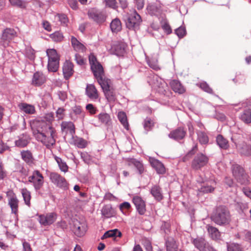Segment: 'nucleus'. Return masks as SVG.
Wrapping results in <instances>:
<instances>
[{"instance_id": "obj_1", "label": "nucleus", "mask_w": 251, "mask_h": 251, "mask_svg": "<svg viewBox=\"0 0 251 251\" xmlns=\"http://www.w3.org/2000/svg\"><path fill=\"white\" fill-rule=\"evenodd\" d=\"M32 132L36 139L49 148L55 144V130L44 121H35L31 125Z\"/></svg>"}, {"instance_id": "obj_2", "label": "nucleus", "mask_w": 251, "mask_h": 251, "mask_svg": "<svg viewBox=\"0 0 251 251\" xmlns=\"http://www.w3.org/2000/svg\"><path fill=\"white\" fill-rule=\"evenodd\" d=\"M211 219L215 223L220 226L227 224L230 220L229 212L226 207L220 206L211 216Z\"/></svg>"}, {"instance_id": "obj_3", "label": "nucleus", "mask_w": 251, "mask_h": 251, "mask_svg": "<svg viewBox=\"0 0 251 251\" xmlns=\"http://www.w3.org/2000/svg\"><path fill=\"white\" fill-rule=\"evenodd\" d=\"M232 174L235 178L240 183L242 184L247 183V176L245 173L243 168L239 165L237 164L233 165Z\"/></svg>"}, {"instance_id": "obj_4", "label": "nucleus", "mask_w": 251, "mask_h": 251, "mask_svg": "<svg viewBox=\"0 0 251 251\" xmlns=\"http://www.w3.org/2000/svg\"><path fill=\"white\" fill-rule=\"evenodd\" d=\"M28 181L33 183L36 191L41 189L44 183V177L39 171L33 172L31 176L28 177Z\"/></svg>"}, {"instance_id": "obj_5", "label": "nucleus", "mask_w": 251, "mask_h": 251, "mask_svg": "<svg viewBox=\"0 0 251 251\" xmlns=\"http://www.w3.org/2000/svg\"><path fill=\"white\" fill-rule=\"evenodd\" d=\"M88 15L90 19L97 23H103L106 20V14L103 11L99 10L95 8L89 10Z\"/></svg>"}, {"instance_id": "obj_6", "label": "nucleus", "mask_w": 251, "mask_h": 251, "mask_svg": "<svg viewBox=\"0 0 251 251\" xmlns=\"http://www.w3.org/2000/svg\"><path fill=\"white\" fill-rule=\"evenodd\" d=\"M208 161V157L202 153L198 154L194 158L191 167L193 169L199 170L205 166Z\"/></svg>"}, {"instance_id": "obj_7", "label": "nucleus", "mask_w": 251, "mask_h": 251, "mask_svg": "<svg viewBox=\"0 0 251 251\" xmlns=\"http://www.w3.org/2000/svg\"><path fill=\"white\" fill-rule=\"evenodd\" d=\"M192 243L200 251H212L213 248L203 237H198L194 239Z\"/></svg>"}, {"instance_id": "obj_8", "label": "nucleus", "mask_w": 251, "mask_h": 251, "mask_svg": "<svg viewBox=\"0 0 251 251\" xmlns=\"http://www.w3.org/2000/svg\"><path fill=\"white\" fill-rule=\"evenodd\" d=\"M73 222V230L74 233L78 237L84 235L87 229L86 223L84 222H80L76 219H74Z\"/></svg>"}, {"instance_id": "obj_9", "label": "nucleus", "mask_w": 251, "mask_h": 251, "mask_svg": "<svg viewBox=\"0 0 251 251\" xmlns=\"http://www.w3.org/2000/svg\"><path fill=\"white\" fill-rule=\"evenodd\" d=\"M142 19L140 16L134 11L127 18L126 25L129 28L136 29L140 24Z\"/></svg>"}, {"instance_id": "obj_10", "label": "nucleus", "mask_w": 251, "mask_h": 251, "mask_svg": "<svg viewBox=\"0 0 251 251\" xmlns=\"http://www.w3.org/2000/svg\"><path fill=\"white\" fill-rule=\"evenodd\" d=\"M50 179L52 183L59 187L66 189L68 184L65 179L58 174L52 173L50 175Z\"/></svg>"}, {"instance_id": "obj_11", "label": "nucleus", "mask_w": 251, "mask_h": 251, "mask_svg": "<svg viewBox=\"0 0 251 251\" xmlns=\"http://www.w3.org/2000/svg\"><path fill=\"white\" fill-rule=\"evenodd\" d=\"M57 215L54 213H49L46 215H41L39 216V222L44 226L53 224L56 220Z\"/></svg>"}, {"instance_id": "obj_12", "label": "nucleus", "mask_w": 251, "mask_h": 251, "mask_svg": "<svg viewBox=\"0 0 251 251\" xmlns=\"http://www.w3.org/2000/svg\"><path fill=\"white\" fill-rule=\"evenodd\" d=\"M150 163L158 174H164L166 172V169L164 165L158 160L153 158H149Z\"/></svg>"}, {"instance_id": "obj_13", "label": "nucleus", "mask_w": 251, "mask_h": 251, "mask_svg": "<svg viewBox=\"0 0 251 251\" xmlns=\"http://www.w3.org/2000/svg\"><path fill=\"white\" fill-rule=\"evenodd\" d=\"M133 202L139 214H144L146 210V204L145 201L142 199V198L138 196L134 197L133 198Z\"/></svg>"}, {"instance_id": "obj_14", "label": "nucleus", "mask_w": 251, "mask_h": 251, "mask_svg": "<svg viewBox=\"0 0 251 251\" xmlns=\"http://www.w3.org/2000/svg\"><path fill=\"white\" fill-rule=\"evenodd\" d=\"M46 81L45 76L42 73L37 72L34 74L32 83L36 86H39L43 84Z\"/></svg>"}, {"instance_id": "obj_15", "label": "nucleus", "mask_w": 251, "mask_h": 251, "mask_svg": "<svg viewBox=\"0 0 251 251\" xmlns=\"http://www.w3.org/2000/svg\"><path fill=\"white\" fill-rule=\"evenodd\" d=\"M18 107L21 112L26 114H34L36 112L34 106L27 103H20L18 104Z\"/></svg>"}, {"instance_id": "obj_16", "label": "nucleus", "mask_w": 251, "mask_h": 251, "mask_svg": "<svg viewBox=\"0 0 251 251\" xmlns=\"http://www.w3.org/2000/svg\"><path fill=\"white\" fill-rule=\"evenodd\" d=\"M97 80L103 91L113 86L111 80L108 78L105 75L97 78Z\"/></svg>"}, {"instance_id": "obj_17", "label": "nucleus", "mask_w": 251, "mask_h": 251, "mask_svg": "<svg viewBox=\"0 0 251 251\" xmlns=\"http://www.w3.org/2000/svg\"><path fill=\"white\" fill-rule=\"evenodd\" d=\"M61 131L66 133H70L72 135L75 133V127L72 122H63L61 124Z\"/></svg>"}, {"instance_id": "obj_18", "label": "nucleus", "mask_w": 251, "mask_h": 251, "mask_svg": "<svg viewBox=\"0 0 251 251\" xmlns=\"http://www.w3.org/2000/svg\"><path fill=\"white\" fill-rule=\"evenodd\" d=\"M86 94L90 99L93 100H95L99 97L98 92L93 84L87 85L86 88Z\"/></svg>"}, {"instance_id": "obj_19", "label": "nucleus", "mask_w": 251, "mask_h": 251, "mask_svg": "<svg viewBox=\"0 0 251 251\" xmlns=\"http://www.w3.org/2000/svg\"><path fill=\"white\" fill-rule=\"evenodd\" d=\"M186 134V132L183 128L179 127L170 132L169 137L176 140L183 139Z\"/></svg>"}, {"instance_id": "obj_20", "label": "nucleus", "mask_w": 251, "mask_h": 251, "mask_svg": "<svg viewBox=\"0 0 251 251\" xmlns=\"http://www.w3.org/2000/svg\"><path fill=\"white\" fill-rule=\"evenodd\" d=\"M74 65L69 61H66L63 67V73L64 77L67 79L72 75L74 73Z\"/></svg>"}, {"instance_id": "obj_21", "label": "nucleus", "mask_w": 251, "mask_h": 251, "mask_svg": "<svg viewBox=\"0 0 251 251\" xmlns=\"http://www.w3.org/2000/svg\"><path fill=\"white\" fill-rule=\"evenodd\" d=\"M237 148L241 155L245 156L251 155V147L250 145L243 142L237 146Z\"/></svg>"}, {"instance_id": "obj_22", "label": "nucleus", "mask_w": 251, "mask_h": 251, "mask_svg": "<svg viewBox=\"0 0 251 251\" xmlns=\"http://www.w3.org/2000/svg\"><path fill=\"white\" fill-rule=\"evenodd\" d=\"M206 228L208 234L212 239L214 240L220 239L221 233L217 228L208 225L206 226Z\"/></svg>"}, {"instance_id": "obj_23", "label": "nucleus", "mask_w": 251, "mask_h": 251, "mask_svg": "<svg viewBox=\"0 0 251 251\" xmlns=\"http://www.w3.org/2000/svg\"><path fill=\"white\" fill-rule=\"evenodd\" d=\"M216 182L214 180H210L205 184H204L201 187L199 190L200 195L201 193H210L214 191Z\"/></svg>"}, {"instance_id": "obj_24", "label": "nucleus", "mask_w": 251, "mask_h": 251, "mask_svg": "<svg viewBox=\"0 0 251 251\" xmlns=\"http://www.w3.org/2000/svg\"><path fill=\"white\" fill-rule=\"evenodd\" d=\"M102 216L105 218L112 217L115 215V211L110 205H104L101 210Z\"/></svg>"}, {"instance_id": "obj_25", "label": "nucleus", "mask_w": 251, "mask_h": 251, "mask_svg": "<svg viewBox=\"0 0 251 251\" xmlns=\"http://www.w3.org/2000/svg\"><path fill=\"white\" fill-rule=\"evenodd\" d=\"M170 86L173 90L178 94H183L185 92V89L181 83L176 80H173L170 82Z\"/></svg>"}, {"instance_id": "obj_26", "label": "nucleus", "mask_w": 251, "mask_h": 251, "mask_svg": "<svg viewBox=\"0 0 251 251\" xmlns=\"http://www.w3.org/2000/svg\"><path fill=\"white\" fill-rule=\"evenodd\" d=\"M91 68L96 79L105 75L103 67L100 63L91 66Z\"/></svg>"}, {"instance_id": "obj_27", "label": "nucleus", "mask_w": 251, "mask_h": 251, "mask_svg": "<svg viewBox=\"0 0 251 251\" xmlns=\"http://www.w3.org/2000/svg\"><path fill=\"white\" fill-rule=\"evenodd\" d=\"M16 33L13 29H6L2 35V39L5 42H9L16 36Z\"/></svg>"}, {"instance_id": "obj_28", "label": "nucleus", "mask_w": 251, "mask_h": 251, "mask_svg": "<svg viewBox=\"0 0 251 251\" xmlns=\"http://www.w3.org/2000/svg\"><path fill=\"white\" fill-rule=\"evenodd\" d=\"M128 166L133 165L135 166L140 174H142L144 171V168L143 164L134 158H128L127 159Z\"/></svg>"}, {"instance_id": "obj_29", "label": "nucleus", "mask_w": 251, "mask_h": 251, "mask_svg": "<svg viewBox=\"0 0 251 251\" xmlns=\"http://www.w3.org/2000/svg\"><path fill=\"white\" fill-rule=\"evenodd\" d=\"M151 193L154 199L160 201L163 199V195L161 188L157 185H154L151 190Z\"/></svg>"}, {"instance_id": "obj_30", "label": "nucleus", "mask_w": 251, "mask_h": 251, "mask_svg": "<svg viewBox=\"0 0 251 251\" xmlns=\"http://www.w3.org/2000/svg\"><path fill=\"white\" fill-rule=\"evenodd\" d=\"M71 43L74 50L76 51L83 52L85 50V46L79 42L77 39L74 36L72 37Z\"/></svg>"}, {"instance_id": "obj_31", "label": "nucleus", "mask_w": 251, "mask_h": 251, "mask_svg": "<svg viewBox=\"0 0 251 251\" xmlns=\"http://www.w3.org/2000/svg\"><path fill=\"white\" fill-rule=\"evenodd\" d=\"M18 200L15 196H12L8 200V204L10 205L12 212L16 214L18 209Z\"/></svg>"}, {"instance_id": "obj_32", "label": "nucleus", "mask_w": 251, "mask_h": 251, "mask_svg": "<svg viewBox=\"0 0 251 251\" xmlns=\"http://www.w3.org/2000/svg\"><path fill=\"white\" fill-rule=\"evenodd\" d=\"M103 92L106 98L109 101H112L115 100L116 94L113 86L109 88V89L103 90Z\"/></svg>"}, {"instance_id": "obj_33", "label": "nucleus", "mask_w": 251, "mask_h": 251, "mask_svg": "<svg viewBox=\"0 0 251 251\" xmlns=\"http://www.w3.org/2000/svg\"><path fill=\"white\" fill-rule=\"evenodd\" d=\"M166 246L167 251H176L177 246L172 237L167 238L166 241Z\"/></svg>"}, {"instance_id": "obj_34", "label": "nucleus", "mask_w": 251, "mask_h": 251, "mask_svg": "<svg viewBox=\"0 0 251 251\" xmlns=\"http://www.w3.org/2000/svg\"><path fill=\"white\" fill-rule=\"evenodd\" d=\"M110 28L112 32H118L122 29V25L120 20L116 18L112 20L110 24Z\"/></svg>"}, {"instance_id": "obj_35", "label": "nucleus", "mask_w": 251, "mask_h": 251, "mask_svg": "<svg viewBox=\"0 0 251 251\" xmlns=\"http://www.w3.org/2000/svg\"><path fill=\"white\" fill-rule=\"evenodd\" d=\"M240 119L245 124H248L251 123V110H244L241 114Z\"/></svg>"}, {"instance_id": "obj_36", "label": "nucleus", "mask_w": 251, "mask_h": 251, "mask_svg": "<svg viewBox=\"0 0 251 251\" xmlns=\"http://www.w3.org/2000/svg\"><path fill=\"white\" fill-rule=\"evenodd\" d=\"M118 118L123 126L126 129H129V125L127 122L126 113L124 112H119L118 114Z\"/></svg>"}, {"instance_id": "obj_37", "label": "nucleus", "mask_w": 251, "mask_h": 251, "mask_svg": "<svg viewBox=\"0 0 251 251\" xmlns=\"http://www.w3.org/2000/svg\"><path fill=\"white\" fill-rule=\"evenodd\" d=\"M22 159L27 163L31 164L33 162V158L31 153L28 151H23L21 153Z\"/></svg>"}, {"instance_id": "obj_38", "label": "nucleus", "mask_w": 251, "mask_h": 251, "mask_svg": "<svg viewBox=\"0 0 251 251\" xmlns=\"http://www.w3.org/2000/svg\"><path fill=\"white\" fill-rule=\"evenodd\" d=\"M99 121L102 124L108 125L111 122L110 116L106 113H101L98 115Z\"/></svg>"}, {"instance_id": "obj_39", "label": "nucleus", "mask_w": 251, "mask_h": 251, "mask_svg": "<svg viewBox=\"0 0 251 251\" xmlns=\"http://www.w3.org/2000/svg\"><path fill=\"white\" fill-rule=\"evenodd\" d=\"M122 236L121 232L119 231L117 229L111 230L106 231L102 236V238H106L108 237H120Z\"/></svg>"}, {"instance_id": "obj_40", "label": "nucleus", "mask_w": 251, "mask_h": 251, "mask_svg": "<svg viewBox=\"0 0 251 251\" xmlns=\"http://www.w3.org/2000/svg\"><path fill=\"white\" fill-rule=\"evenodd\" d=\"M48 60H59V56L55 50L48 49L46 51Z\"/></svg>"}, {"instance_id": "obj_41", "label": "nucleus", "mask_w": 251, "mask_h": 251, "mask_svg": "<svg viewBox=\"0 0 251 251\" xmlns=\"http://www.w3.org/2000/svg\"><path fill=\"white\" fill-rule=\"evenodd\" d=\"M29 142V137L23 135L19 140L15 141V144L17 147L23 148L26 146Z\"/></svg>"}, {"instance_id": "obj_42", "label": "nucleus", "mask_w": 251, "mask_h": 251, "mask_svg": "<svg viewBox=\"0 0 251 251\" xmlns=\"http://www.w3.org/2000/svg\"><path fill=\"white\" fill-rule=\"evenodd\" d=\"M216 141L218 145L221 148L226 149L228 148V144L227 141L221 135L217 136Z\"/></svg>"}, {"instance_id": "obj_43", "label": "nucleus", "mask_w": 251, "mask_h": 251, "mask_svg": "<svg viewBox=\"0 0 251 251\" xmlns=\"http://www.w3.org/2000/svg\"><path fill=\"white\" fill-rule=\"evenodd\" d=\"M59 60H48V68L49 71L55 72L59 67Z\"/></svg>"}, {"instance_id": "obj_44", "label": "nucleus", "mask_w": 251, "mask_h": 251, "mask_svg": "<svg viewBox=\"0 0 251 251\" xmlns=\"http://www.w3.org/2000/svg\"><path fill=\"white\" fill-rule=\"evenodd\" d=\"M21 193L24 198L25 203L28 206L30 205L31 195L30 193L26 189H22Z\"/></svg>"}, {"instance_id": "obj_45", "label": "nucleus", "mask_w": 251, "mask_h": 251, "mask_svg": "<svg viewBox=\"0 0 251 251\" xmlns=\"http://www.w3.org/2000/svg\"><path fill=\"white\" fill-rule=\"evenodd\" d=\"M74 115L76 116H79L82 118H84L85 116L84 112L82 111L81 107L79 106H75L73 108L72 118L73 119H75V118L73 117Z\"/></svg>"}, {"instance_id": "obj_46", "label": "nucleus", "mask_w": 251, "mask_h": 251, "mask_svg": "<svg viewBox=\"0 0 251 251\" xmlns=\"http://www.w3.org/2000/svg\"><path fill=\"white\" fill-rule=\"evenodd\" d=\"M197 135L198 139L201 144H206L208 142V137L204 132L199 131Z\"/></svg>"}, {"instance_id": "obj_47", "label": "nucleus", "mask_w": 251, "mask_h": 251, "mask_svg": "<svg viewBox=\"0 0 251 251\" xmlns=\"http://www.w3.org/2000/svg\"><path fill=\"white\" fill-rule=\"evenodd\" d=\"M55 159L56 161L57 162V163L59 167V168L60 169V170L62 171L66 172L68 171V166H67V164H66L65 162H64L62 161L61 158H60L58 157L55 156Z\"/></svg>"}, {"instance_id": "obj_48", "label": "nucleus", "mask_w": 251, "mask_h": 251, "mask_svg": "<svg viewBox=\"0 0 251 251\" xmlns=\"http://www.w3.org/2000/svg\"><path fill=\"white\" fill-rule=\"evenodd\" d=\"M50 37L54 41L56 42H61L63 39V36L62 33L56 31L51 34Z\"/></svg>"}, {"instance_id": "obj_49", "label": "nucleus", "mask_w": 251, "mask_h": 251, "mask_svg": "<svg viewBox=\"0 0 251 251\" xmlns=\"http://www.w3.org/2000/svg\"><path fill=\"white\" fill-rule=\"evenodd\" d=\"M143 126L145 129L148 131L154 126V123L151 119L146 118L144 122Z\"/></svg>"}, {"instance_id": "obj_50", "label": "nucleus", "mask_w": 251, "mask_h": 251, "mask_svg": "<svg viewBox=\"0 0 251 251\" xmlns=\"http://www.w3.org/2000/svg\"><path fill=\"white\" fill-rule=\"evenodd\" d=\"M75 145L79 148H84L87 145V142L81 138H77L74 140Z\"/></svg>"}, {"instance_id": "obj_51", "label": "nucleus", "mask_w": 251, "mask_h": 251, "mask_svg": "<svg viewBox=\"0 0 251 251\" xmlns=\"http://www.w3.org/2000/svg\"><path fill=\"white\" fill-rule=\"evenodd\" d=\"M228 251H243L240 246L238 244L231 243L227 246Z\"/></svg>"}, {"instance_id": "obj_52", "label": "nucleus", "mask_w": 251, "mask_h": 251, "mask_svg": "<svg viewBox=\"0 0 251 251\" xmlns=\"http://www.w3.org/2000/svg\"><path fill=\"white\" fill-rule=\"evenodd\" d=\"M160 85L158 86L157 90L158 92L162 94L165 95L166 94V89L167 88L166 84L160 79Z\"/></svg>"}, {"instance_id": "obj_53", "label": "nucleus", "mask_w": 251, "mask_h": 251, "mask_svg": "<svg viewBox=\"0 0 251 251\" xmlns=\"http://www.w3.org/2000/svg\"><path fill=\"white\" fill-rule=\"evenodd\" d=\"M197 150V146L195 145L193 149L183 158V161L186 162L190 159L192 155Z\"/></svg>"}, {"instance_id": "obj_54", "label": "nucleus", "mask_w": 251, "mask_h": 251, "mask_svg": "<svg viewBox=\"0 0 251 251\" xmlns=\"http://www.w3.org/2000/svg\"><path fill=\"white\" fill-rule=\"evenodd\" d=\"M106 6L113 9H116L117 7V2L116 0H105Z\"/></svg>"}, {"instance_id": "obj_55", "label": "nucleus", "mask_w": 251, "mask_h": 251, "mask_svg": "<svg viewBox=\"0 0 251 251\" xmlns=\"http://www.w3.org/2000/svg\"><path fill=\"white\" fill-rule=\"evenodd\" d=\"M86 109L91 115L96 114L97 111L96 107H95L91 103L86 105Z\"/></svg>"}, {"instance_id": "obj_56", "label": "nucleus", "mask_w": 251, "mask_h": 251, "mask_svg": "<svg viewBox=\"0 0 251 251\" xmlns=\"http://www.w3.org/2000/svg\"><path fill=\"white\" fill-rule=\"evenodd\" d=\"M81 156L86 163L89 164L92 162L91 156L87 152L81 153Z\"/></svg>"}, {"instance_id": "obj_57", "label": "nucleus", "mask_w": 251, "mask_h": 251, "mask_svg": "<svg viewBox=\"0 0 251 251\" xmlns=\"http://www.w3.org/2000/svg\"><path fill=\"white\" fill-rule=\"evenodd\" d=\"M55 18L57 19L61 23L64 24L68 22V18L65 14H57L55 16Z\"/></svg>"}, {"instance_id": "obj_58", "label": "nucleus", "mask_w": 251, "mask_h": 251, "mask_svg": "<svg viewBox=\"0 0 251 251\" xmlns=\"http://www.w3.org/2000/svg\"><path fill=\"white\" fill-rule=\"evenodd\" d=\"M176 34L180 38L183 37L186 34L185 29L183 27H179L176 31Z\"/></svg>"}, {"instance_id": "obj_59", "label": "nucleus", "mask_w": 251, "mask_h": 251, "mask_svg": "<svg viewBox=\"0 0 251 251\" xmlns=\"http://www.w3.org/2000/svg\"><path fill=\"white\" fill-rule=\"evenodd\" d=\"M200 86L202 90L207 93H211L212 92V89L206 82L201 83L200 85Z\"/></svg>"}, {"instance_id": "obj_60", "label": "nucleus", "mask_w": 251, "mask_h": 251, "mask_svg": "<svg viewBox=\"0 0 251 251\" xmlns=\"http://www.w3.org/2000/svg\"><path fill=\"white\" fill-rule=\"evenodd\" d=\"M137 8L138 10L142 9L145 4V0H134Z\"/></svg>"}, {"instance_id": "obj_61", "label": "nucleus", "mask_w": 251, "mask_h": 251, "mask_svg": "<svg viewBox=\"0 0 251 251\" xmlns=\"http://www.w3.org/2000/svg\"><path fill=\"white\" fill-rule=\"evenodd\" d=\"M89 62L91 65V67L96 65L97 64L100 63L97 60L96 57L93 54H91L89 56Z\"/></svg>"}, {"instance_id": "obj_62", "label": "nucleus", "mask_w": 251, "mask_h": 251, "mask_svg": "<svg viewBox=\"0 0 251 251\" xmlns=\"http://www.w3.org/2000/svg\"><path fill=\"white\" fill-rule=\"evenodd\" d=\"M147 9L151 14H155V13L157 11V7L154 4L148 5L147 7Z\"/></svg>"}, {"instance_id": "obj_63", "label": "nucleus", "mask_w": 251, "mask_h": 251, "mask_svg": "<svg viewBox=\"0 0 251 251\" xmlns=\"http://www.w3.org/2000/svg\"><path fill=\"white\" fill-rule=\"evenodd\" d=\"M10 3L13 6L18 7H22L24 5V2L22 0H9Z\"/></svg>"}, {"instance_id": "obj_64", "label": "nucleus", "mask_w": 251, "mask_h": 251, "mask_svg": "<svg viewBox=\"0 0 251 251\" xmlns=\"http://www.w3.org/2000/svg\"><path fill=\"white\" fill-rule=\"evenodd\" d=\"M75 60L78 65H82L84 64V59L78 54H75Z\"/></svg>"}]
</instances>
